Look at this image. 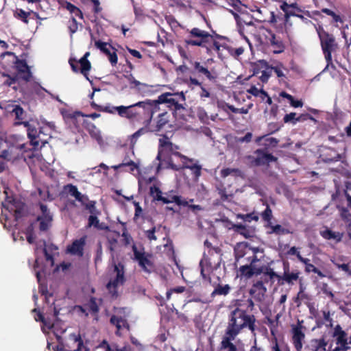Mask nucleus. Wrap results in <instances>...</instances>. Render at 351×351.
Instances as JSON below:
<instances>
[{
    "label": "nucleus",
    "mask_w": 351,
    "mask_h": 351,
    "mask_svg": "<svg viewBox=\"0 0 351 351\" xmlns=\"http://www.w3.org/2000/svg\"><path fill=\"white\" fill-rule=\"evenodd\" d=\"M149 194L155 200L160 201L163 203L165 197L162 196V191L159 187L153 185L149 188Z\"/></svg>",
    "instance_id": "47"
},
{
    "label": "nucleus",
    "mask_w": 351,
    "mask_h": 351,
    "mask_svg": "<svg viewBox=\"0 0 351 351\" xmlns=\"http://www.w3.org/2000/svg\"><path fill=\"white\" fill-rule=\"evenodd\" d=\"M238 217L242 219L245 223H250L252 221L257 222L259 219L258 215L255 213H251L245 215H238Z\"/></svg>",
    "instance_id": "55"
},
{
    "label": "nucleus",
    "mask_w": 351,
    "mask_h": 351,
    "mask_svg": "<svg viewBox=\"0 0 351 351\" xmlns=\"http://www.w3.org/2000/svg\"><path fill=\"white\" fill-rule=\"evenodd\" d=\"M204 246L208 248V256H213L214 255V254H217L219 256L221 255V250L220 247H213L212 245V243L208 241V240H206L204 243Z\"/></svg>",
    "instance_id": "52"
},
{
    "label": "nucleus",
    "mask_w": 351,
    "mask_h": 351,
    "mask_svg": "<svg viewBox=\"0 0 351 351\" xmlns=\"http://www.w3.org/2000/svg\"><path fill=\"white\" fill-rule=\"evenodd\" d=\"M212 40L213 36L208 32L194 27L189 32V38L186 40V43L191 46H203Z\"/></svg>",
    "instance_id": "9"
},
{
    "label": "nucleus",
    "mask_w": 351,
    "mask_h": 351,
    "mask_svg": "<svg viewBox=\"0 0 351 351\" xmlns=\"http://www.w3.org/2000/svg\"><path fill=\"white\" fill-rule=\"evenodd\" d=\"M38 205H39V207H40V209L41 211V215H39L37 217H42V218L49 219H53V215L51 213V212L47 205H45L43 203H40V202L39 203Z\"/></svg>",
    "instance_id": "54"
},
{
    "label": "nucleus",
    "mask_w": 351,
    "mask_h": 351,
    "mask_svg": "<svg viewBox=\"0 0 351 351\" xmlns=\"http://www.w3.org/2000/svg\"><path fill=\"white\" fill-rule=\"evenodd\" d=\"M31 16L30 11L26 12L21 8H16L14 12V16L23 21L25 24H28V18Z\"/></svg>",
    "instance_id": "40"
},
{
    "label": "nucleus",
    "mask_w": 351,
    "mask_h": 351,
    "mask_svg": "<svg viewBox=\"0 0 351 351\" xmlns=\"http://www.w3.org/2000/svg\"><path fill=\"white\" fill-rule=\"evenodd\" d=\"M128 77L130 83L134 84V87L137 89L138 92L143 96L148 95L152 93V86H149L144 83H141L139 81L136 80L132 74H130Z\"/></svg>",
    "instance_id": "25"
},
{
    "label": "nucleus",
    "mask_w": 351,
    "mask_h": 351,
    "mask_svg": "<svg viewBox=\"0 0 351 351\" xmlns=\"http://www.w3.org/2000/svg\"><path fill=\"white\" fill-rule=\"evenodd\" d=\"M69 339L72 341L73 343H77L76 348L74 350L75 351H82L84 348V342L82 339L81 335L80 333H71L69 335Z\"/></svg>",
    "instance_id": "45"
},
{
    "label": "nucleus",
    "mask_w": 351,
    "mask_h": 351,
    "mask_svg": "<svg viewBox=\"0 0 351 351\" xmlns=\"http://www.w3.org/2000/svg\"><path fill=\"white\" fill-rule=\"evenodd\" d=\"M88 211L90 214L88 219V226L99 228L98 216L101 215V211L96 206H94L93 203L88 206Z\"/></svg>",
    "instance_id": "24"
},
{
    "label": "nucleus",
    "mask_w": 351,
    "mask_h": 351,
    "mask_svg": "<svg viewBox=\"0 0 351 351\" xmlns=\"http://www.w3.org/2000/svg\"><path fill=\"white\" fill-rule=\"evenodd\" d=\"M327 343L324 339H313L311 341V346L313 351H326Z\"/></svg>",
    "instance_id": "41"
},
{
    "label": "nucleus",
    "mask_w": 351,
    "mask_h": 351,
    "mask_svg": "<svg viewBox=\"0 0 351 351\" xmlns=\"http://www.w3.org/2000/svg\"><path fill=\"white\" fill-rule=\"evenodd\" d=\"M134 259L138 263L142 270L147 274H151L155 269V265L153 261V255L145 252L143 248L139 251L136 245H132Z\"/></svg>",
    "instance_id": "7"
},
{
    "label": "nucleus",
    "mask_w": 351,
    "mask_h": 351,
    "mask_svg": "<svg viewBox=\"0 0 351 351\" xmlns=\"http://www.w3.org/2000/svg\"><path fill=\"white\" fill-rule=\"evenodd\" d=\"M219 265V263L217 264L213 263L211 258L208 255L204 254L203 258L199 262V267L201 275L204 280L211 282L210 274L217 268Z\"/></svg>",
    "instance_id": "15"
},
{
    "label": "nucleus",
    "mask_w": 351,
    "mask_h": 351,
    "mask_svg": "<svg viewBox=\"0 0 351 351\" xmlns=\"http://www.w3.org/2000/svg\"><path fill=\"white\" fill-rule=\"evenodd\" d=\"M305 327L302 325V321L298 320L296 324L291 325V342L296 351H302L304 342Z\"/></svg>",
    "instance_id": "13"
},
{
    "label": "nucleus",
    "mask_w": 351,
    "mask_h": 351,
    "mask_svg": "<svg viewBox=\"0 0 351 351\" xmlns=\"http://www.w3.org/2000/svg\"><path fill=\"white\" fill-rule=\"evenodd\" d=\"M251 250L252 249L248 246L247 243H237L234 248L235 259L237 261H239V259L244 257V256Z\"/></svg>",
    "instance_id": "30"
},
{
    "label": "nucleus",
    "mask_w": 351,
    "mask_h": 351,
    "mask_svg": "<svg viewBox=\"0 0 351 351\" xmlns=\"http://www.w3.org/2000/svg\"><path fill=\"white\" fill-rule=\"evenodd\" d=\"M322 12L328 16H330L332 17L333 20L335 21V22H342V20L341 19V17L336 14L333 11H332L331 10L328 9V8H323L322 10Z\"/></svg>",
    "instance_id": "64"
},
{
    "label": "nucleus",
    "mask_w": 351,
    "mask_h": 351,
    "mask_svg": "<svg viewBox=\"0 0 351 351\" xmlns=\"http://www.w3.org/2000/svg\"><path fill=\"white\" fill-rule=\"evenodd\" d=\"M280 8L285 12V22L288 23L289 19L290 16H298V12L293 9L284 8V6L280 5Z\"/></svg>",
    "instance_id": "58"
},
{
    "label": "nucleus",
    "mask_w": 351,
    "mask_h": 351,
    "mask_svg": "<svg viewBox=\"0 0 351 351\" xmlns=\"http://www.w3.org/2000/svg\"><path fill=\"white\" fill-rule=\"evenodd\" d=\"M332 337L335 340V345L331 343L328 346V351H348L351 344V328L346 330L342 329L340 325L334 328Z\"/></svg>",
    "instance_id": "6"
},
{
    "label": "nucleus",
    "mask_w": 351,
    "mask_h": 351,
    "mask_svg": "<svg viewBox=\"0 0 351 351\" xmlns=\"http://www.w3.org/2000/svg\"><path fill=\"white\" fill-rule=\"evenodd\" d=\"M58 247L53 243L47 245L44 241L43 252L47 261L50 262L51 265L54 264V255L58 254Z\"/></svg>",
    "instance_id": "27"
},
{
    "label": "nucleus",
    "mask_w": 351,
    "mask_h": 351,
    "mask_svg": "<svg viewBox=\"0 0 351 351\" xmlns=\"http://www.w3.org/2000/svg\"><path fill=\"white\" fill-rule=\"evenodd\" d=\"M320 234L325 239H335L337 242H340L343 237L342 234L337 232H333L330 229H326L325 230L321 231Z\"/></svg>",
    "instance_id": "38"
},
{
    "label": "nucleus",
    "mask_w": 351,
    "mask_h": 351,
    "mask_svg": "<svg viewBox=\"0 0 351 351\" xmlns=\"http://www.w3.org/2000/svg\"><path fill=\"white\" fill-rule=\"evenodd\" d=\"M64 190L71 196L75 197V199L80 197V192L78 191L77 187L72 184L65 185Z\"/></svg>",
    "instance_id": "51"
},
{
    "label": "nucleus",
    "mask_w": 351,
    "mask_h": 351,
    "mask_svg": "<svg viewBox=\"0 0 351 351\" xmlns=\"http://www.w3.org/2000/svg\"><path fill=\"white\" fill-rule=\"evenodd\" d=\"M327 149L333 153V155L331 157L326 156L324 158V160L326 162H334L338 161L340 159V155L336 152L335 149L332 148H327Z\"/></svg>",
    "instance_id": "61"
},
{
    "label": "nucleus",
    "mask_w": 351,
    "mask_h": 351,
    "mask_svg": "<svg viewBox=\"0 0 351 351\" xmlns=\"http://www.w3.org/2000/svg\"><path fill=\"white\" fill-rule=\"evenodd\" d=\"M3 55H8L12 56L13 62L17 64L16 66H28L27 62L25 60H19L13 52L7 51L3 53Z\"/></svg>",
    "instance_id": "56"
},
{
    "label": "nucleus",
    "mask_w": 351,
    "mask_h": 351,
    "mask_svg": "<svg viewBox=\"0 0 351 351\" xmlns=\"http://www.w3.org/2000/svg\"><path fill=\"white\" fill-rule=\"evenodd\" d=\"M64 8L71 13L73 14L75 16H78L80 19H83L84 15L81 10L73 5V3L66 1Z\"/></svg>",
    "instance_id": "42"
},
{
    "label": "nucleus",
    "mask_w": 351,
    "mask_h": 351,
    "mask_svg": "<svg viewBox=\"0 0 351 351\" xmlns=\"http://www.w3.org/2000/svg\"><path fill=\"white\" fill-rule=\"evenodd\" d=\"M178 149H179V146L173 144L166 134H162V138L158 141V152L156 159L160 161L162 156L166 154H172L178 157L176 154L179 153Z\"/></svg>",
    "instance_id": "11"
},
{
    "label": "nucleus",
    "mask_w": 351,
    "mask_h": 351,
    "mask_svg": "<svg viewBox=\"0 0 351 351\" xmlns=\"http://www.w3.org/2000/svg\"><path fill=\"white\" fill-rule=\"evenodd\" d=\"M95 46L108 57L112 64L117 63V56L115 51L111 52V48H113L110 45L99 40L95 42Z\"/></svg>",
    "instance_id": "18"
},
{
    "label": "nucleus",
    "mask_w": 351,
    "mask_h": 351,
    "mask_svg": "<svg viewBox=\"0 0 351 351\" xmlns=\"http://www.w3.org/2000/svg\"><path fill=\"white\" fill-rule=\"evenodd\" d=\"M91 313L96 314L99 312V308L97 303V299L91 297L87 304H85Z\"/></svg>",
    "instance_id": "53"
},
{
    "label": "nucleus",
    "mask_w": 351,
    "mask_h": 351,
    "mask_svg": "<svg viewBox=\"0 0 351 351\" xmlns=\"http://www.w3.org/2000/svg\"><path fill=\"white\" fill-rule=\"evenodd\" d=\"M270 43L273 53H279L283 51L285 47L280 38L276 37L274 34H271Z\"/></svg>",
    "instance_id": "34"
},
{
    "label": "nucleus",
    "mask_w": 351,
    "mask_h": 351,
    "mask_svg": "<svg viewBox=\"0 0 351 351\" xmlns=\"http://www.w3.org/2000/svg\"><path fill=\"white\" fill-rule=\"evenodd\" d=\"M223 106L227 107L229 110H230L234 113H239V114H247L248 113V109L245 108H235L232 105H229L228 104H225Z\"/></svg>",
    "instance_id": "63"
},
{
    "label": "nucleus",
    "mask_w": 351,
    "mask_h": 351,
    "mask_svg": "<svg viewBox=\"0 0 351 351\" xmlns=\"http://www.w3.org/2000/svg\"><path fill=\"white\" fill-rule=\"evenodd\" d=\"M176 154L180 159L181 163L178 165L175 164L173 158L169 157L167 161L169 167L175 171H180L184 169H190L193 179L197 181L202 174V165L197 164V162H195L193 158H189L181 153H177Z\"/></svg>",
    "instance_id": "5"
},
{
    "label": "nucleus",
    "mask_w": 351,
    "mask_h": 351,
    "mask_svg": "<svg viewBox=\"0 0 351 351\" xmlns=\"http://www.w3.org/2000/svg\"><path fill=\"white\" fill-rule=\"evenodd\" d=\"M299 261L304 265V271L306 274L314 273L317 274V276L322 278L326 277V275L321 270L311 263L310 259L303 256H300Z\"/></svg>",
    "instance_id": "28"
},
{
    "label": "nucleus",
    "mask_w": 351,
    "mask_h": 351,
    "mask_svg": "<svg viewBox=\"0 0 351 351\" xmlns=\"http://www.w3.org/2000/svg\"><path fill=\"white\" fill-rule=\"evenodd\" d=\"M138 106H136V104H134L128 106H117L115 109L117 113L121 117L131 120L140 117V112L138 111Z\"/></svg>",
    "instance_id": "17"
},
{
    "label": "nucleus",
    "mask_w": 351,
    "mask_h": 351,
    "mask_svg": "<svg viewBox=\"0 0 351 351\" xmlns=\"http://www.w3.org/2000/svg\"><path fill=\"white\" fill-rule=\"evenodd\" d=\"M249 293L251 296V299L248 300L249 306H253L254 302L252 300H254L260 302L259 308L261 311H263L261 305L263 299V280L261 279L254 281L249 291Z\"/></svg>",
    "instance_id": "16"
},
{
    "label": "nucleus",
    "mask_w": 351,
    "mask_h": 351,
    "mask_svg": "<svg viewBox=\"0 0 351 351\" xmlns=\"http://www.w3.org/2000/svg\"><path fill=\"white\" fill-rule=\"evenodd\" d=\"M36 220L39 221V230L42 232H45L51 226L53 219L37 217Z\"/></svg>",
    "instance_id": "49"
},
{
    "label": "nucleus",
    "mask_w": 351,
    "mask_h": 351,
    "mask_svg": "<svg viewBox=\"0 0 351 351\" xmlns=\"http://www.w3.org/2000/svg\"><path fill=\"white\" fill-rule=\"evenodd\" d=\"M78 116L87 117L92 118L93 119H95L96 118H99L100 117V114L93 112V113H91L89 114H84L81 112L76 111V112L69 114V117H71V119H75Z\"/></svg>",
    "instance_id": "57"
},
{
    "label": "nucleus",
    "mask_w": 351,
    "mask_h": 351,
    "mask_svg": "<svg viewBox=\"0 0 351 351\" xmlns=\"http://www.w3.org/2000/svg\"><path fill=\"white\" fill-rule=\"evenodd\" d=\"M231 228L234 232L243 236L246 239L253 237L255 234V228L253 226L232 223Z\"/></svg>",
    "instance_id": "22"
},
{
    "label": "nucleus",
    "mask_w": 351,
    "mask_h": 351,
    "mask_svg": "<svg viewBox=\"0 0 351 351\" xmlns=\"http://www.w3.org/2000/svg\"><path fill=\"white\" fill-rule=\"evenodd\" d=\"M253 256L249 257L251 258L250 265H242L239 268V271L242 276L250 278L253 276L260 275L263 273V262L261 258H258L252 251Z\"/></svg>",
    "instance_id": "8"
},
{
    "label": "nucleus",
    "mask_w": 351,
    "mask_h": 351,
    "mask_svg": "<svg viewBox=\"0 0 351 351\" xmlns=\"http://www.w3.org/2000/svg\"><path fill=\"white\" fill-rule=\"evenodd\" d=\"M283 121L285 123H291L293 125H295L298 122V119L296 117V113L291 112L289 114H285L283 118Z\"/></svg>",
    "instance_id": "60"
},
{
    "label": "nucleus",
    "mask_w": 351,
    "mask_h": 351,
    "mask_svg": "<svg viewBox=\"0 0 351 351\" xmlns=\"http://www.w3.org/2000/svg\"><path fill=\"white\" fill-rule=\"evenodd\" d=\"M237 335H230L225 331V334L222 337L219 351H238L237 346L232 342L234 340Z\"/></svg>",
    "instance_id": "21"
},
{
    "label": "nucleus",
    "mask_w": 351,
    "mask_h": 351,
    "mask_svg": "<svg viewBox=\"0 0 351 351\" xmlns=\"http://www.w3.org/2000/svg\"><path fill=\"white\" fill-rule=\"evenodd\" d=\"M283 269L284 272L282 275H279L273 271H271L270 272L265 271V275L269 274L271 278H276L279 285H284L286 283L289 285H293L295 282L299 281L300 291L298 293V297L304 298L305 294L304 292L305 287L303 284V278L300 277V271L298 269L291 271L289 263L288 262L283 263Z\"/></svg>",
    "instance_id": "2"
},
{
    "label": "nucleus",
    "mask_w": 351,
    "mask_h": 351,
    "mask_svg": "<svg viewBox=\"0 0 351 351\" xmlns=\"http://www.w3.org/2000/svg\"><path fill=\"white\" fill-rule=\"evenodd\" d=\"M91 68L92 67H71L74 73L80 72L88 81H90L88 77V74Z\"/></svg>",
    "instance_id": "59"
},
{
    "label": "nucleus",
    "mask_w": 351,
    "mask_h": 351,
    "mask_svg": "<svg viewBox=\"0 0 351 351\" xmlns=\"http://www.w3.org/2000/svg\"><path fill=\"white\" fill-rule=\"evenodd\" d=\"M164 204L176 203L178 206H182V205H187L186 199L183 198L180 195H170L168 197H165Z\"/></svg>",
    "instance_id": "39"
},
{
    "label": "nucleus",
    "mask_w": 351,
    "mask_h": 351,
    "mask_svg": "<svg viewBox=\"0 0 351 351\" xmlns=\"http://www.w3.org/2000/svg\"><path fill=\"white\" fill-rule=\"evenodd\" d=\"M149 132H150V131L147 127H143V128H140L139 130H138L133 134L130 135L129 136L130 147L134 148L138 138L140 136L148 133Z\"/></svg>",
    "instance_id": "35"
},
{
    "label": "nucleus",
    "mask_w": 351,
    "mask_h": 351,
    "mask_svg": "<svg viewBox=\"0 0 351 351\" xmlns=\"http://www.w3.org/2000/svg\"><path fill=\"white\" fill-rule=\"evenodd\" d=\"M110 322L112 324L116 326L117 331L115 333L117 336L121 335L120 331L123 328H125L127 330H130V324H128L127 319L122 317L112 315L110 319Z\"/></svg>",
    "instance_id": "26"
},
{
    "label": "nucleus",
    "mask_w": 351,
    "mask_h": 351,
    "mask_svg": "<svg viewBox=\"0 0 351 351\" xmlns=\"http://www.w3.org/2000/svg\"><path fill=\"white\" fill-rule=\"evenodd\" d=\"M76 200L80 202L82 206H83L86 210H88V206L93 203L94 204V206H96L95 201L90 200L86 195L82 194L81 193L80 197H77Z\"/></svg>",
    "instance_id": "50"
},
{
    "label": "nucleus",
    "mask_w": 351,
    "mask_h": 351,
    "mask_svg": "<svg viewBox=\"0 0 351 351\" xmlns=\"http://www.w3.org/2000/svg\"><path fill=\"white\" fill-rule=\"evenodd\" d=\"M169 114L165 112L160 114L157 117L156 125L150 130L151 132H160L164 127L169 123Z\"/></svg>",
    "instance_id": "31"
},
{
    "label": "nucleus",
    "mask_w": 351,
    "mask_h": 351,
    "mask_svg": "<svg viewBox=\"0 0 351 351\" xmlns=\"http://www.w3.org/2000/svg\"><path fill=\"white\" fill-rule=\"evenodd\" d=\"M114 272L116 273V277L110 280L106 285V288L112 294H117V287L123 285L125 282L124 265L121 263H114Z\"/></svg>",
    "instance_id": "10"
},
{
    "label": "nucleus",
    "mask_w": 351,
    "mask_h": 351,
    "mask_svg": "<svg viewBox=\"0 0 351 351\" xmlns=\"http://www.w3.org/2000/svg\"><path fill=\"white\" fill-rule=\"evenodd\" d=\"M12 113L14 114L16 120L18 121L17 122H23L25 111L20 105H14Z\"/></svg>",
    "instance_id": "48"
},
{
    "label": "nucleus",
    "mask_w": 351,
    "mask_h": 351,
    "mask_svg": "<svg viewBox=\"0 0 351 351\" xmlns=\"http://www.w3.org/2000/svg\"><path fill=\"white\" fill-rule=\"evenodd\" d=\"M136 106H138V111L140 112V117L143 116L147 119L149 123L153 115L159 110V106L156 100L146 99L143 101L136 103Z\"/></svg>",
    "instance_id": "12"
},
{
    "label": "nucleus",
    "mask_w": 351,
    "mask_h": 351,
    "mask_svg": "<svg viewBox=\"0 0 351 351\" xmlns=\"http://www.w3.org/2000/svg\"><path fill=\"white\" fill-rule=\"evenodd\" d=\"M114 170L121 169V168H128L127 171L130 172H134L138 168L137 164L132 160L128 156H125L123 160V162L118 165L112 166Z\"/></svg>",
    "instance_id": "32"
},
{
    "label": "nucleus",
    "mask_w": 351,
    "mask_h": 351,
    "mask_svg": "<svg viewBox=\"0 0 351 351\" xmlns=\"http://www.w3.org/2000/svg\"><path fill=\"white\" fill-rule=\"evenodd\" d=\"M186 97L183 92L180 93H165L160 95L157 99L158 106L162 104H167V107L171 110L175 115L184 116V112H186Z\"/></svg>",
    "instance_id": "3"
},
{
    "label": "nucleus",
    "mask_w": 351,
    "mask_h": 351,
    "mask_svg": "<svg viewBox=\"0 0 351 351\" xmlns=\"http://www.w3.org/2000/svg\"><path fill=\"white\" fill-rule=\"evenodd\" d=\"M231 290V287L229 285H221L218 284L215 287L213 291L211 293L210 295L212 298H214L216 295H227Z\"/></svg>",
    "instance_id": "36"
},
{
    "label": "nucleus",
    "mask_w": 351,
    "mask_h": 351,
    "mask_svg": "<svg viewBox=\"0 0 351 351\" xmlns=\"http://www.w3.org/2000/svg\"><path fill=\"white\" fill-rule=\"evenodd\" d=\"M245 328H248L252 332L254 331V316L248 315L244 309L237 307L230 313L228 326L225 331L230 335H238Z\"/></svg>",
    "instance_id": "1"
},
{
    "label": "nucleus",
    "mask_w": 351,
    "mask_h": 351,
    "mask_svg": "<svg viewBox=\"0 0 351 351\" xmlns=\"http://www.w3.org/2000/svg\"><path fill=\"white\" fill-rule=\"evenodd\" d=\"M16 72L14 73L17 77L19 82H28L32 77V74L30 71L31 67H16Z\"/></svg>",
    "instance_id": "29"
},
{
    "label": "nucleus",
    "mask_w": 351,
    "mask_h": 351,
    "mask_svg": "<svg viewBox=\"0 0 351 351\" xmlns=\"http://www.w3.org/2000/svg\"><path fill=\"white\" fill-rule=\"evenodd\" d=\"M218 194L220 197L221 201L225 202L227 201L229 197H231V194H228L226 192V189L225 187L221 186V187H217Z\"/></svg>",
    "instance_id": "62"
},
{
    "label": "nucleus",
    "mask_w": 351,
    "mask_h": 351,
    "mask_svg": "<svg viewBox=\"0 0 351 351\" xmlns=\"http://www.w3.org/2000/svg\"><path fill=\"white\" fill-rule=\"evenodd\" d=\"M265 227L268 229L267 231V234H275L276 235H284L290 233V231L283 228L281 225L276 224L273 225L272 221L267 223Z\"/></svg>",
    "instance_id": "33"
},
{
    "label": "nucleus",
    "mask_w": 351,
    "mask_h": 351,
    "mask_svg": "<svg viewBox=\"0 0 351 351\" xmlns=\"http://www.w3.org/2000/svg\"><path fill=\"white\" fill-rule=\"evenodd\" d=\"M90 55L89 52H86L83 57H82L79 61L75 58H70L69 63L70 66H77V63H80V66H90V62L88 60V56Z\"/></svg>",
    "instance_id": "44"
},
{
    "label": "nucleus",
    "mask_w": 351,
    "mask_h": 351,
    "mask_svg": "<svg viewBox=\"0 0 351 351\" xmlns=\"http://www.w3.org/2000/svg\"><path fill=\"white\" fill-rule=\"evenodd\" d=\"M16 125H23L25 128H27V136L30 139L31 144L35 148L39 146L40 142H41L43 144L41 147L47 143V139L43 138L40 136L41 134L43 133L42 128L38 131V129L32 124H30L29 122H16Z\"/></svg>",
    "instance_id": "14"
},
{
    "label": "nucleus",
    "mask_w": 351,
    "mask_h": 351,
    "mask_svg": "<svg viewBox=\"0 0 351 351\" xmlns=\"http://www.w3.org/2000/svg\"><path fill=\"white\" fill-rule=\"evenodd\" d=\"M317 32L320 40L322 49L326 61V66H333L332 63V53L336 51L338 48L335 38L332 34L326 32L323 27H319V28L317 29Z\"/></svg>",
    "instance_id": "4"
},
{
    "label": "nucleus",
    "mask_w": 351,
    "mask_h": 351,
    "mask_svg": "<svg viewBox=\"0 0 351 351\" xmlns=\"http://www.w3.org/2000/svg\"><path fill=\"white\" fill-rule=\"evenodd\" d=\"M199 73L204 75L209 80L215 81L217 77V73L214 71H208L207 67H195Z\"/></svg>",
    "instance_id": "43"
},
{
    "label": "nucleus",
    "mask_w": 351,
    "mask_h": 351,
    "mask_svg": "<svg viewBox=\"0 0 351 351\" xmlns=\"http://www.w3.org/2000/svg\"><path fill=\"white\" fill-rule=\"evenodd\" d=\"M86 244V239L84 237L76 239L73 243L68 245L66 247V252L73 254L82 256L84 254V247Z\"/></svg>",
    "instance_id": "20"
},
{
    "label": "nucleus",
    "mask_w": 351,
    "mask_h": 351,
    "mask_svg": "<svg viewBox=\"0 0 351 351\" xmlns=\"http://www.w3.org/2000/svg\"><path fill=\"white\" fill-rule=\"evenodd\" d=\"M43 324L42 329L44 330V329L46 328L48 330H53V334L56 336L58 341L60 343L59 345H62V339L61 337V335H62L65 332V329L62 330H58L56 328V324L53 323V322L49 317H45L41 322Z\"/></svg>",
    "instance_id": "23"
},
{
    "label": "nucleus",
    "mask_w": 351,
    "mask_h": 351,
    "mask_svg": "<svg viewBox=\"0 0 351 351\" xmlns=\"http://www.w3.org/2000/svg\"><path fill=\"white\" fill-rule=\"evenodd\" d=\"M24 204L14 201L11 204L10 209L14 212L15 220L17 221L21 218L24 215Z\"/></svg>",
    "instance_id": "37"
},
{
    "label": "nucleus",
    "mask_w": 351,
    "mask_h": 351,
    "mask_svg": "<svg viewBox=\"0 0 351 351\" xmlns=\"http://www.w3.org/2000/svg\"><path fill=\"white\" fill-rule=\"evenodd\" d=\"M279 140L274 137L269 136L268 134H265V151L277 147Z\"/></svg>",
    "instance_id": "46"
},
{
    "label": "nucleus",
    "mask_w": 351,
    "mask_h": 351,
    "mask_svg": "<svg viewBox=\"0 0 351 351\" xmlns=\"http://www.w3.org/2000/svg\"><path fill=\"white\" fill-rule=\"evenodd\" d=\"M246 163L250 167H259L263 165V149H258L252 154L246 156Z\"/></svg>",
    "instance_id": "19"
}]
</instances>
